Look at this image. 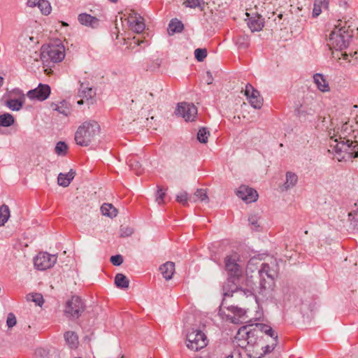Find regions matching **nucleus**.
I'll return each mask as SVG.
<instances>
[{"label": "nucleus", "mask_w": 358, "mask_h": 358, "mask_svg": "<svg viewBox=\"0 0 358 358\" xmlns=\"http://www.w3.org/2000/svg\"><path fill=\"white\" fill-rule=\"evenodd\" d=\"M134 43L137 44L138 45H140L141 43H145L146 45H148V41L141 40L139 38H136L134 37L133 38Z\"/></svg>", "instance_id": "53"}, {"label": "nucleus", "mask_w": 358, "mask_h": 358, "mask_svg": "<svg viewBox=\"0 0 358 358\" xmlns=\"http://www.w3.org/2000/svg\"><path fill=\"white\" fill-rule=\"evenodd\" d=\"M64 338L70 348L76 349L78 348L79 344L78 336L74 331H66L64 334Z\"/></svg>", "instance_id": "28"}, {"label": "nucleus", "mask_w": 358, "mask_h": 358, "mask_svg": "<svg viewBox=\"0 0 358 358\" xmlns=\"http://www.w3.org/2000/svg\"><path fill=\"white\" fill-rule=\"evenodd\" d=\"M67 149V145L63 141H59L57 143L55 151L58 155H65L66 154Z\"/></svg>", "instance_id": "42"}, {"label": "nucleus", "mask_w": 358, "mask_h": 358, "mask_svg": "<svg viewBox=\"0 0 358 358\" xmlns=\"http://www.w3.org/2000/svg\"><path fill=\"white\" fill-rule=\"evenodd\" d=\"M159 271L163 277L169 280L172 278L175 271V264L173 262H167L159 267Z\"/></svg>", "instance_id": "24"}, {"label": "nucleus", "mask_w": 358, "mask_h": 358, "mask_svg": "<svg viewBox=\"0 0 358 358\" xmlns=\"http://www.w3.org/2000/svg\"><path fill=\"white\" fill-rule=\"evenodd\" d=\"M234 41L239 48H247L249 46V37L245 34H237L234 38Z\"/></svg>", "instance_id": "30"}, {"label": "nucleus", "mask_w": 358, "mask_h": 358, "mask_svg": "<svg viewBox=\"0 0 358 358\" xmlns=\"http://www.w3.org/2000/svg\"><path fill=\"white\" fill-rule=\"evenodd\" d=\"M344 127H345V128H347V125H346V124H344V125H343L342 129H344Z\"/></svg>", "instance_id": "58"}, {"label": "nucleus", "mask_w": 358, "mask_h": 358, "mask_svg": "<svg viewBox=\"0 0 358 358\" xmlns=\"http://www.w3.org/2000/svg\"><path fill=\"white\" fill-rule=\"evenodd\" d=\"M192 201L196 202L201 201L205 203H208L209 201L207 195V191L205 189H198L193 196H192Z\"/></svg>", "instance_id": "32"}, {"label": "nucleus", "mask_w": 358, "mask_h": 358, "mask_svg": "<svg viewBox=\"0 0 358 358\" xmlns=\"http://www.w3.org/2000/svg\"><path fill=\"white\" fill-rule=\"evenodd\" d=\"M357 209L352 212L349 213V219L354 222L355 227H358V206H356Z\"/></svg>", "instance_id": "46"}, {"label": "nucleus", "mask_w": 358, "mask_h": 358, "mask_svg": "<svg viewBox=\"0 0 358 358\" xmlns=\"http://www.w3.org/2000/svg\"><path fill=\"white\" fill-rule=\"evenodd\" d=\"M258 217L256 215H251L248 218L250 224L252 226V230H257L259 225L258 224Z\"/></svg>", "instance_id": "48"}, {"label": "nucleus", "mask_w": 358, "mask_h": 358, "mask_svg": "<svg viewBox=\"0 0 358 358\" xmlns=\"http://www.w3.org/2000/svg\"><path fill=\"white\" fill-rule=\"evenodd\" d=\"M15 122L13 116L10 113H4L0 115V126L7 127L13 124Z\"/></svg>", "instance_id": "37"}, {"label": "nucleus", "mask_w": 358, "mask_h": 358, "mask_svg": "<svg viewBox=\"0 0 358 358\" xmlns=\"http://www.w3.org/2000/svg\"><path fill=\"white\" fill-rule=\"evenodd\" d=\"M3 82V78L0 76V87L2 85Z\"/></svg>", "instance_id": "55"}, {"label": "nucleus", "mask_w": 358, "mask_h": 358, "mask_svg": "<svg viewBox=\"0 0 358 358\" xmlns=\"http://www.w3.org/2000/svg\"><path fill=\"white\" fill-rule=\"evenodd\" d=\"M84 310V305L78 296H73L66 302L64 314L70 320L78 319Z\"/></svg>", "instance_id": "8"}, {"label": "nucleus", "mask_w": 358, "mask_h": 358, "mask_svg": "<svg viewBox=\"0 0 358 358\" xmlns=\"http://www.w3.org/2000/svg\"><path fill=\"white\" fill-rule=\"evenodd\" d=\"M176 201L178 203H182L183 206L187 205L188 201H192V196H188V194L186 192H180L176 196Z\"/></svg>", "instance_id": "43"}, {"label": "nucleus", "mask_w": 358, "mask_h": 358, "mask_svg": "<svg viewBox=\"0 0 358 358\" xmlns=\"http://www.w3.org/2000/svg\"><path fill=\"white\" fill-rule=\"evenodd\" d=\"M253 325L243 326L241 327L236 336V339L239 341L238 345L245 348L249 354L253 353L262 343V338L258 333V329H252Z\"/></svg>", "instance_id": "2"}, {"label": "nucleus", "mask_w": 358, "mask_h": 358, "mask_svg": "<svg viewBox=\"0 0 358 358\" xmlns=\"http://www.w3.org/2000/svg\"><path fill=\"white\" fill-rule=\"evenodd\" d=\"M313 80L317 85V89L322 92H326L330 90L328 82L324 78V76L320 73H316L313 76Z\"/></svg>", "instance_id": "23"}, {"label": "nucleus", "mask_w": 358, "mask_h": 358, "mask_svg": "<svg viewBox=\"0 0 358 358\" xmlns=\"http://www.w3.org/2000/svg\"><path fill=\"white\" fill-rule=\"evenodd\" d=\"M15 96H19L18 99H11L6 101V106L13 110H19L22 107L24 102V95L19 89H15L12 92Z\"/></svg>", "instance_id": "16"}, {"label": "nucleus", "mask_w": 358, "mask_h": 358, "mask_svg": "<svg viewBox=\"0 0 358 358\" xmlns=\"http://www.w3.org/2000/svg\"><path fill=\"white\" fill-rule=\"evenodd\" d=\"M329 4V0H315L312 13L313 17H317L321 14L322 10H328Z\"/></svg>", "instance_id": "22"}, {"label": "nucleus", "mask_w": 358, "mask_h": 358, "mask_svg": "<svg viewBox=\"0 0 358 358\" xmlns=\"http://www.w3.org/2000/svg\"><path fill=\"white\" fill-rule=\"evenodd\" d=\"M298 182V176L296 173L288 171L286 173V181L283 185V187L285 190H287L294 187Z\"/></svg>", "instance_id": "29"}, {"label": "nucleus", "mask_w": 358, "mask_h": 358, "mask_svg": "<svg viewBox=\"0 0 358 358\" xmlns=\"http://www.w3.org/2000/svg\"><path fill=\"white\" fill-rule=\"evenodd\" d=\"M236 195L246 203H251L257 201L258 194L256 190L245 185L239 187Z\"/></svg>", "instance_id": "15"}, {"label": "nucleus", "mask_w": 358, "mask_h": 358, "mask_svg": "<svg viewBox=\"0 0 358 358\" xmlns=\"http://www.w3.org/2000/svg\"><path fill=\"white\" fill-rule=\"evenodd\" d=\"M274 279L272 278L260 277L259 294L263 296L269 294L274 287Z\"/></svg>", "instance_id": "17"}, {"label": "nucleus", "mask_w": 358, "mask_h": 358, "mask_svg": "<svg viewBox=\"0 0 358 358\" xmlns=\"http://www.w3.org/2000/svg\"><path fill=\"white\" fill-rule=\"evenodd\" d=\"M165 196V190L162 188L158 187V190L157 193L156 201L159 204H161L164 202V198Z\"/></svg>", "instance_id": "50"}, {"label": "nucleus", "mask_w": 358, "mask_h": 358, "mask_svg": "<svg viewBox=\"0 0 358 358\" xmlns=\"http://www.w3.org/2000/svg\"><path fill=\"white\" fill-rule=\"evenodd\" d=\"M78 21L83 25L90 27L93 29L98 27L99 20L87 13H81L78 15Z\"/></svg>", "instance_id": "21"}, {"label": "nucleus", "mask_w": 358, "mask_h": 358, "mask_svg": "<svg viewBox=\"0 0 358 358\" xmlns=\"http://www.w3.org/2000/svg\"><path fill=\"white\" fill-rule=\"evenodd\" d=\"M250 295H252L251 291L238 287L234 280L228 279L223 285L224 298L220 306V310L226 308L238 317L244 316L246 313L245 310L234 305H229L227 298L235 296L236 299H240Z\"/></svg>", "instance_id": "1"}, {"label": "nucleus", "mask_w": 358, "mask_h": 358, "mask_svg": "<svg viewBox=\"0 0 358 358\" xmlns=\"http://www.w3.org/2000/svg\"><path fill=\"white\" fill-rule=\"evenodd\" d=\"M277 341L273 339V341L271 344L264 345V342L261 343L259 348L253 352V353L249 354V356L251 358H262L265 355L271 352L277 345Z\"/></svg>", "instance_id": "18"}, {"label": "nucleus", "mask_w": 358, "mask_h": 358, "mask_svg": "<svg viewBox=\"0 0 358 358\" xmlns=\"http://www.w3.org/2000/svg\"><path fill=\"white\" fill-rule=\"evenodd\" d=\"M57 262V257L48 252H39L34 259V267L45 271L52 267Z\"/></svg>", "instance_id": "9"}, {"label": "nucleus", "mask_w": 358, "mask_h": 358, "mask_svg": "<svg viewBox=\"0 0 358 358\" xmlns=\"http://www.w3.org/2000/svg\"><path fill=\"white\" fill-rule=\"evenodd\" d=\"M206 81L208 85H210L213 83V77L212 76V73L210 71L206 72Z\"/></svg>", "instance_id": "51"}, {"label": "nucleus", "mask_w": 358, "mask_h": 358, "mask_svg": "<svg viewBox=\"0 0 358 358\" xmlns=\"http://www.w3.org/2000/svg\"><path fill=\"white\" fill-rule=\"evenodd\" d=\"M101 213L103 215L110 217H115L117 215V209L110 203H103L101 207Z\"/></svg>", "instance_id": "33"}, {"label": "nucleus", "mask_w": 358, "mask_h": 358, "mask_svg": "<svg viewBox=\"0 0 358 358\" xmlns=\"http://www.w3.org/2000/svg\"><path fill=\"white\" fill-rule=\"evenodd\" d=\"M209 136V131L206 128L202 127L199 129L197 133V140L201 143H206Z\"/></svg>", "instance_id": "38"}, {"label": "nucleus", "mask_w": 358, "mask_h": 358, "mask_svg": "<svg viewBox=\"0 0 358 358\" xmlns=\"http://www.w3.org/2000/svg\"><path fill=\"white\" fill-rule=\"evenodd\" d=\"M50 94V87L49 85L40 84L38 87L29 90L27 95L31 100L36 99L41 101L45 100Z\"/></svg>", "instance_id": "14"}, {"label": "nucleus", "mask_w": 358, "mask_h": 358, "mask_svg": "<svg viewBox=\"0 0 358 358\" xmlns=\"http://www.w3.org/2000/svg\"><path fill=\"white\" fill-rule=\"evenodd\" d=\"M176 114L182 117L186 121H193L197 115V108L192 103H179Z\"/></svg>", "instance_id": "11"}, {"label": "nucleus", "mask_w": 358, "mask_h": 358, "mask_svg": "<svg viewBox=\"0 0 358 358\" xmlns=\"http://www.w3.org/2000/svg\"><path fill=\"white\" fill-rule=\"evenodd\" d=\"M100 132V126L96 121L83 122L75 134V141L80 146L89 145Z\"/></svg>", "instance_id": "5"}, {"label": "nucleus", "mask_w": 358, "mask_h": 358, "mask_svg": "<svg viewBox=\"0 0 358 358\" xmlns=\"http://www.w3.org/2000/svg\"><path fill=\"white\" fill-rule=\"evenodd\" d=\"M53 109L65 116L69 115L71 113L70 107L65 101H61L59 104L54 105Z\"/></svg>", "instance_id": "35"}, {"label": "nucleus", "mask_w": 358, "mask_h": 358, "mask_svg": "<svg viewBox=\"0 0 358 358\" xmlns=\"http://www.w3.org/2000/svg\"><path fill=\"white\" fill-rule=\"evenodd\" d=\"M245 95L253 108L259 109L262 106L263 99L260 96L259 92L250 83L245 86Z\"/></svg>", "instance_id": "13"}, {"label": "nucleus", "mask_w": 358, "mask_h": 358, "mask_svg": "<svg viewBox=\"0 0 358 358\" xmlns=\"http://www.w3.org/2000/svg\"><path fill=\"white\" fill-rule=\"evenodd\" d=\"M110 262L115 266H120L123 262V257L120 255L112 256L110 257Z\"/></svg>", "instance_id": "49"}, {"label": "nucleus", "mask_w": 358, "mask_h": 358, "mask_svg": "<svg viewBox=\"0 0 358 358\" xmlns=\"http://www.w3.org/2000/svg\"><path fill=\"white\" fill-rule=\"evenodd\" d=\"M38 7L41 10V13L46 15H49L52 10L50 3L46 0H40Z\"/></svg>", "instance_id": "40"}, {"label": "nucleus", "mask_w": 358, "mask_h": 358, "mask_svg": "<svg viewBox=\"0 0 358 358\" xmlns=\"http://www.w3.org/2000/svg\"><path fill=\"white\" fill-rule=\"evenodd\" d=\"M83 102H84L83 99H81V100L78 101V104H79V105L83 104Z\"/></svg>", "instance_id": "56"}, {"label": "nucleus", "mask_w": 358, "mask_h": 358, "mask_svg": "<svg viewBox=\"0 0 358 358\" xmlns=\"http://www.w3.org/2000/svg\"><path fill=\"white\" fill-rule=\"evenodd\" d=\"M260 277L275 278L277 276V265L272 262L271 266L268 263H263L259 270Z\"/></svg>", "instance_id": "20"}, {"label": "nucleus", "mask_w": 358, "mask_h": 358, "mask_svg": "<svg viewBox=\"0 0 358 358\" xmlns=\"http://www.w3.org/2000/svg\"><path fill=\"white\" fill-rule=\"evenodd\" d=\"M41 55L43 61L50 60L55 63L59 62L64 58V48L63 45H43L41 48Z\"/></svg>", "instance_id": "7"}, {"label": "nucleus", "mask_w": 358, "mask_h": 358, "mask_svg": "<svg viewBox=\"0 0 358 358\" xmlns=\"http://www.w3.org/2000/svg\"><path fill=\"white\" fill-rule=\"evenodd\" d=\"M183 24L177 20H171L169 24L168 31L169 34L181 32L183 29Z\"/></svg>", "instance_id": "31"}, {"label": "nucleus", "mask_w": 358, "mask_h": 358, "mask_svg": "<svg viewBox=\"0 0 358 358\" xmlns=\"http://www.w3.org/2000/svg\"><path fill=\"white\" fill-rule=\"evenodd\" d=\"M351 37L352 32L349 31V27L343 26L339 22L335 25L329 35L328 45L330 49L343 50L348 46Z\"/></svg>", "instance_id": "4"}, {"label": "nucleus", "mask_w": 358, "mask_h": 358, "mask_svg": "<svg viewBox=\"0 0 358 358\" xmlns=\"http://www.w3.org/2000/svg\"><path fill=\"white\" fill-rule=\"evenodd\" d=\"M234 355H238L237 352H231L229 355H227L224 358H234Z\"/></svg>", "instance_id": "54"}, {"label": "nucleus", "mask_w": 358, "mask_h": 358, "mask_svg": "<svg viewBox=\"0 0 358 358\" xmlns=\"http://www.w3.org/2000/svg\"><path fill=\"white\" fill-rule=\"evenodd\" d=\"M39 2L40 0H28L27 4L29 7H35L36 6H38Z\"/></svg>", "instance_id": "52"}, {"label": "nucleus", "mask_w": 358, "mask_h": 358, "mask_svg": "<svg viewBox=\"0 0 358 358\" xmlns=\"http://www.w3.org/2000/svg\"><path fill=\"white\" fill-rule=\"evenodd\" d=\"M115 284L117 287L124 289L129 287V281L124 275L117 273L115 277Z\"/></svg>", "instance_id": "34"}, {"label": "nucleus", "mask_w": 358, "mask_h": 358, "mask_svg": "<svg viewBox=\"0 0 358 358\" xmlns=\"http://www.w3.org/2000/svg\"><path fill=\"white\" fill-rule=\"evenodd\" d=\"M76 172L71 169L67 173H59L57 178V182L59 185L62 187H68L72 180L74 178Z\"/></svg>", "instance_id": "25"}, {"label": "nucleus", "mask_w": 358, "mask_h": 358, "mask_svg": "<svg viewBox=\"0 0 358 358\" xmlns=\"http://www.w3.org/2000/svg\"><path fill=\"white\" fill-rule=\"evenodd\" d=\"M355 206H358V200L355 203Z\"/></svg>", "instance_id": "57"}, {"label": "nucleus", "mask_w": 358, "mask_h": 358, "mask_svg": "<svg viewBox=\"0 0 358 358\" xmlns=\"http://www.w3.org/2000/svg\"><path fill=\"white\" fill-rule=\"evenodd\" d=\"M239 257L232 254L224 258V266L230 278H238L242 274L241 266L238 264Z\"/></svg>", "instance_id": "10"}, {"label": "nucleus", "mask_w": 358, "mask_h": 358, "mask_svg": "<svg viewBox=\"0 0 358 358\" xmlns=\"http://www.w3.org/2000/svg\"><path fill=\"white\" fill-rule=\"evenodd\" d=\"M76 358H81V357H76Z\"/></svg>", "instance_id": "59"}, {"label": "nucleus", "mask_w": 358, "mask_h": 358, "mask_svg": "<svg viewBox=\"0 0 358 358\" xmlns=\"http://www.w3.org/2000/svg\"><path fill=\"white\" fill-rule=\"evenodd\" d=\"M81 87L82 89L79 91V95L83 99H85L88 101L94 95V92L91 87H83V85Z\"/></svg>", "instance_id": "41"}, {"label": "nucleus", "mask_w": 358, "mask_h": 358, "mask_svg": "<svg viewBox=\"0 0 358 358\" xmlns=\"http://www.w3.org/2000/svg\"><path fill=\"white\" fill-rule=\"evenodd\" d=\"M246 15L248 17L247 24L250 30L252 32L261 31L264 26V19L258 14L251 17L248 13Z\"/></svg>", "instance_id": "19"}, {"label": "nucleus", "mask_w": 358, "mask_h": 358, "mask_svg": "<svg viewBox=\"0 0 358 358\" xmlns=\"http://www.w3.org/2000/svg\"><path fill=\"white\" fill-rule=\"evenodd\" d=\"M195 58L199 62H203L207 57V50L206 48H197L194 50Z\"/></svg>", "instance_id": "44"}, {"label": "nucleus", "mask_w": 358, "mask_h": 358, "mask_svg": "<svg viewBox=\"0 0 358 358\" xmlns=\"http://www.w3.org/2000/svg\"><path fill=\"white\" fill-rule=\"evenodd\" d=\"M187 346L189 349L198 351L205 348L208 344L207 337L199 329H192L187 334Z\"/></svg>", "instance_id": "6"}, {"label": "nucleus", "mask_w": 358, "mask_h": 358, "mask_svg": "<svg viewBox=\"0 0 358 358\" xmlns=\"http://www.w3.org/2000/svg\"><path fill=\"white\" fill-rule=\"evenodd\" d=\"M129 29L137 34L141 33L145 27L143 18L134 11H131L127 17Z\"/></svg>", "instance_id": "12"}, {"label": "nucleus", "mask_w": 358, "mask_h": 358, "mask_svg": "<svg viewBox=\"0 0 358 358\" xmlns=\"http://www.w3.org/2000/svg\"><path fill=\"white\" fill-rule=\"evenodd\" d=\"M10 217V210L7 205L0 206V227L4 225Z\"/></svg>", "instance_id": "36"}, {"label": "nucleus", "mask_w": 358, "mask_h": 358, "mask_svg": "<svg viewBox=\"0 0 358 358\" xmlns=\"http://www.w3.org/2000/svg\"><path fill=\"white\" fill-rule=\"evenodd\" d=\"M127 163L131 169L136 172V174L140 175L143 172L141 164L137 156L129 155L127 158Z\"/></svg>", "instance_id": "26"}, {"label": "nucleus", "mask_w": 358, "mask_h": 358, "mask_svg": "<svg viewBox=\"0 0 358 358\" xmlns=\"http://www.w3.org/2000/svg\"><path fill=\"white\" fill-rule=\"evenodd\" d=\"M255 329H258L259 334L260 333H264L273 339L278 340L277 334L270 326L262 323H257L255 324Z\"/></svg>", "instance_id": "27"}, {"label": "nucleus", "mask_w": 358, "mask_h": 358, "mask_svg": "<svg viewBox=\"0 0 358 358\" xmlns=\"http://www.w3.org/2000/svg\"><path fill=\"white\" fill-rule=\"evenodd\" d=\"M16 322L17 320L15 315L12 313H8L6 320L7 326L9 328H12L16 324Z\"/></svg>", "instance_id": "47"}, {"label": "nucleus", "mask_w": 358, "mask_h": 358, "mask_svg": "<svg viewBox=\"0 0 358 358\" xmlns=\"http://www.w3.org/2000/svg\"><path fill=\"white\" fill-rule=\"evenodd\" d=\"M339 141L334 140L335 144H331V148L334 152V157L338 161H348L358 156V142L346 139L340 136Z\"/></svg>", "instance_id": "3"}, {"label": "nucleus", "mask_w": 358, "mask_h": 358, "mask_svg": "<svg viewBox=\"0 0 358 358\" xmlns=\"http://www.w3.org/2000/svg\"><path fill=\"white\" fill-rule=\"evenodd\" d=\"M27 301H31L34 302L36 305L41 306L42 304L44 302L43 297L42 294L39 293H33V294H29L27 296Z\"/></svg>", "instance_id": "39"}, {"label": "nucleus", "mask_w": 358, "mask_h": 358, "mask_svg": "<svg viewBox=\"0 0 358 358\" xmlns=\"http://www.w3.org/2000/svg\"><path fill=\"white\" fill-rule=\"evenodd\" d=\"M201 4V1L200 0H186L184 2V5L186 7L195 8L197 7H200Z\"/></svg>", "instance_id": "45"}]
</instances>
